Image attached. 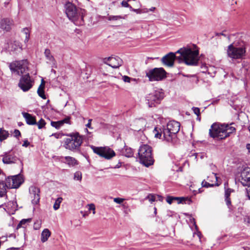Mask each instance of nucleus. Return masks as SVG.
Instances as JSON below:
<instances>
[{
    "label": "nucleus",
    "mask_w": 250,
    "mask_h": 250,
    "mask_svg": "<svg viewBox=\"0 0 250 250\" xmlns=\"http://www.w3.org/2000/svg\"><path fill=\"white\" fill-rule=\"evenodd\" d=\"M230 192H231V190H230V189H227L225 191V198H229V195H230Z\"/></svg>",
    "instance_id": "obj_50"
},
{
    "label": "nucleus",
    "mask_w": 250,
    "mask_h": 250,
    "mask_svg": "<svg viewBox=\"0 0 250 250\" xmlns=\"http://www.w3.org/2000/svg\"><path fill=\"white\" fill-rule=\"evenodd\" d=\"M10 1V0H0V1L3 3L5 4V5L8 4Z\"/></svg>",
    "instance_id": "obj_54"
},
{
    "label": "nucleus",
    "mask_w": 250,
    "mask_h": 250,
    "mask_svg": "<svg viewBox=\"0 0 250 250\" xmlns=\"http://www.w3.org/2000/svg\"><path fill=\"white\" fill-rule=\"evenodd\" d=\"M175 59L177 60V56H176L175 54L170 52L161 59V62L165 66L172 67Z\"/></svg>",
    "instance_id": "obj_16"
},
{
    "label": "nucleus",
    "mask_w": 250,
    "mask_h": 250,
    "mask_svg": "<svg viewBox=\"0 0 250 250\" xmlns=\"http://www.w3.org/2000/svg\"><path fill=\"white\" fill-rule=\"evenodd\" d=\"M91 147L94 153L106 159H110L115 155V152L107 147H103L92 146Z\"/></svg>",
    "instance_id": "obj_11"
},
{
    "label": "nucleus",
    "mask_w": 250,
    "mask_h": 250,
    "mask_svg": "<svg viewBox=\"0 0 250 250\" xmlns=\"http://www.w3.org/2000/svg\"><path fill=\"white\" fill-rule=\"evenodd\" d=\"M2 156V162L4 164H9L16 163L17 161H20L19 158L11 151L4 153Z\"/></svg>",
    "instance_id": "obj_18"
},
{
    "label": "nucleus",
    "mask_w": 250,
    "mask_h": 250,
    "mask_svg": "<svg viewBox=\"0 0 250 250\" xmlns=\"http://www.w3.org/2000/svg\"><path fill=\"white\" fill-rule=\"evenodd\" d=\"M209 136L217 140H222L226 138L225 134L224 125L218 123L213 124L209 130Z\"/></svg>",
    "instance_id": "obj_9"
},
{
    "label": "nucleus",
    "mask_w": 250,
    "mask_h": 250,
    "mask_svg": "<svg viewBox=\"0 0 250 250\" xmlns=\"http://www.w3.org/2000/svg\"><path fill=\"white\" fill-rule=\"evenodd\" d=\"M66 136L64 139L63 146L72 151L79 150L83 142L82 136L78 132L67 134Z\"/></svg>",
    "instance_id": "obj_4"
},
{
    "label": "nucleus",
    "mask_w": 250,
    "mask_h": 250,
    "mask_svg": "<svg viewBox=\"0 0 250 250\" xmlns=\"http://www.w3.org/2000/svg\"><path fill=\"white\" fill-rule=\"evenodd\" d=\"M51 232L48 229H44L41 233V240L42 242L44 243L47 241L49 237L51 236Z\"/></svg>",
    "instance_id": "obj_25"
},
{
    "label": "nucleus",
    "mask_w": 250,
    "mask_h": 250,
    "mask_svg": "<svg viewBox=\"0 0 250 250\" xmlns=\"http://www.w3.org/2000/svg\"><path fill=\"white\" fill-rule=\"evenodd\" d=\"M30 221L31 219H22L18 225L17 229H18L20 228H25L26 227L27 223L30 222Z\"/></svg>",
    "instance_id": "obj_33"
},
{
    "label": "nucleus",
    "mask_w": 250,
    "mask_h": 250,
    "mask_svg": "<svg viewBox=\"0 0 250 250\" xmlns=\"http://www.w3.org/2000/svg\"><path fill=\"white\" fill-rule=\"evenodd\" d=\"M104 62L114 68H119L123 62L122 60L118 57H110L108 58H104Z\"/></svg>",
    "instance_id": "obj_15"
},
{
    "label": "nucleus",
    "mask_w": 250,
    "mask_h": 250,
    "mask_svg": "<svg viewBox=\"0 0 250 250\" xmlns=\"http://www.w3.org/2000/svg\"><path fill=\"white\" fill-rule=\"evenodd\" d=\"M167 72L162 67L154 68L146 72V76L150 82L160 81L166 77Z\"/></svg>",
    "instance_id": "obj_7"
},
{
    "label": "nucleus",
    "mask_w": 250,
    "mask_h": 250,
    "mask_svg": "<svg viewBox=\"0 0 250 250\" xmlns=\"http://www.w3.org/2000/svg\"><path fill=\"white\" fill-rule=\"evenodd\" d=\"M148 200L151 203L157 200L156 195L153 194H149L145 198Z\"/></svg>",
    "instance_id": "obj_35"
},
{
    "label": "nucleus",
    "mask_w": 250,
    "mask_h": 250,
    "mask_svg": "<svg viewBox=\"0 0 250 250\" xmlns=\"http://www.w3.org/2000/svg\"><path fill=\"white\" fill-rule=\"evenodd\" d=\"M22 32L24 36V42L25 43H26L28 42V40L30 38V31L28 28H24L22 29Z\"/></svg>",
    "instance_id": "obj_32"
},
{
    "label": "nucleus",
    "mask_w": 250,
    "mask_h": 250,
    "mask_svg": "<svg viewBox=\"0 0 250 250\" xmlns=\"http://www.w3.org/2000/svg\"><path fill=\"white\" fill-rule=\"evenodd\" d=\"M155 9V7H152V8L150 9V11H153L154 9Z\"/></svg>",
    "instance_id": "obj_61"
},
{
    "label": "nucleus",
    "mask_w": 250,
    "mask_h": 250,
    "mask_svg": "<svg viewBox=\"0 0 250 250\" xmlns=\"http://www.w3.org/2000/svg\"><path fill=\"white\" fill-rule=\"evenodd\" d=\"M92 121V119L88 120V123L86 125V127L90 128H91V123Z\"/></svg>",
    "instance_id": "obj_55"
},
{
    "label": "nucleus",
    "mask_w": 250,
    "mask_h": 250,
    "mask_svg": "<svg viewBox=\"0 0 250 250\" xmlns=\"http://www.w3.org/2000/svg\"><path fill=\"white\" fill-rule=\"evenodd\" d=\"M192 220H193L194 224L195 225V222L194 218H192Z\"/></svg>",
    "instance_id": "obj_62"
},
{
    "label": "nucleus",
    "mask_w": 250,
    "mask_h": 250,
    "mask_svg": "<svg viewBox=\"0 0 250 250\" xmlns=\"http://www.w3.org/2000/svg\"><path fill=\"white\" fill-rule=\"evenodd\" d=\"M21 165H22V163L21 161Z\"/></svg>",
    "instance_id": "obj_64"
},
{
    "label": "nucleus",
    "mask_w": 250,
    "mask_h": 250,
    "mask_svg": "<svg viewBox=\"0 0 250 250\" xmlns=\"http://www.w3.org/2000/svg\"><path fill=\"white\" fill-rule=\"evenodd\" d=\"M122 80L125 83H130L131 80H133L127 76H124L122 77Z\"/></svg>",
    "instance_id": "obj_45"
},
{
    "label": "nucleus",
    "mask_w": 250,
    "mask_h": 250,
    "mask_svg": "<svg viewBox=\"0 0 250 250\" xmlns=\"http://www.w3.org/2000/svg\"><path fill=\"white\" fill-rule=\"evenodd\" d=\"M212 179H215V183H217L218 181V177L216 176V174L214 173H212L208 177V180L209 182H213V181Z\"/></svg>",
    "instance_id": "obj_38"
},
{
    "label": "nucleus",
    "mask_w": 250,
    "mask_h": 250,
    "mask_svg": "<svg viewBox=\"0 0 250 250\" xmlns=\"http://www.w3.org/2000/svg\"><path fill=\"white\" fill-rule=\"evenodd\" d=\"M235 131V128L234 127L230 126L229 125H224V131L225 134L226 135V138Z\"/></svg>",
    "instance_id": "obj_29"
},
{
    "label": "nucleus",
    "mask_w": 250,
    "mask_h": 250,
    "mask_svg": "<svg viewBox=\"0 0 250 250\" xmlns=\"http://www.w3.org/2000/svg\"><path fill=\"white\" fill-rule=\"evenodd\" d=\"M9 67L12 72L20 75L24 73L27 69V61L23 60L11 63Z\"/></svg>",
    "instance_id": "obj_10"
},
{
    "label": "nucleus",
    "mask_w": 250,
    "mask_h": 250,
    "mask_svg": "<svg viewBox=\"0 0 250 250\" xmlns=\"http://www.w3.org/2000/svg\"><path fill=\"white\" fill-rule=\"evenodd\" d=\"M51 125L52 126L55 127L57 129H59L62 126V121H59L58 122H51Z\"/></svg>",
    "instance_id": "obj_36"
},
{
    "label": "nucleus",
    "mask_w": 250,
    "mask_h": 250,
    "mask_svg": "<svg viewBox=\"0 0 250 250\" xmlns=\"http://www.w3.org/2000/svg\"><path fill=\"white\" fill-rule=\"evenodd\" d=\"M93 214H95V210L94 211H93Z\"/></svg>",
    "instance_id": "obj_63"
},
{
    "label": "nucleus",
    "mask_w": 250,
    "mask_h": 250,
    "mask_svg": "<svg viewBox=\"0 0 250 250\" xmlns=\"http://www.w3.org/2000/svg\"><path fill=\"white\" fill-rule=\"evenodd\" d=\"M19 249H20V248L12 247V248H10L7 249V250H18Z\"/></svg>",
    "instance_id": "obj_57"
},
{
    "label": "nucleus",
    "mask_w": 250,
    "mask_h": 250,
    "mask_svg": "<svg viewBox=\"0 0 250 250\" xmlns=\"http://www.w3.org/2000/svg\"><path fill=\"white\" fill-rule=\"evenodd\" d=\"M154 213L155 214L157 213V209L156 208H154Z\"/></svg>",
    "instance_id": "obj_60"
},
{
    "label": "nucleus",
    "mask_w": 250,
    "mask_h": 250,
    "mask_svg": "<svg viewBox=\"0 0 250 250\" xmlns=\"http://www.w3.org/2000/svg\"><path fill=\"white\" fill-rule=\"evenodd\" d=\"M227 53L228 57L232 60L242 59L246 54V48L243 46H238L232 43L228 46Z\"/></svg>",
    "instance_id": "obj_6"
},
{
    "label": "nucleus",
    "mask_w": 250,
    "mask_h": 250,
    "mask_svg": "<svg viewBox=\"0 0 250 250\" xmlns=\"http://www.w3.org/2000/svg\"><path fill=\"white\" fill-rule=\"evenodd\" d=\"M180 124L175 121H169L167 126L163 128L155 127L153 133L156 138H163L167 142H172L176 138L177 133L179 131Z\"/></svg>",
    "instance_id": "obj_1"
},
{
    "label": "nucleus",
    "mask_w": 250,
    "mask_h": 250,
    "mask_svg": "<svg viewBox=\"0 0 250 250\" xmlns=\"http://www.w3.org/2000/svg\"><path fill=\"white\" fill-rule=\"evenodd\" d=\"M121 5L123 7H128L130 9L132 8V7L128 3V1L127 0L126 1L123 0L121 2Z\"/></svg>",
    "instance_id": "obj_44"
},
{
    "label": "nucleus",
    "mask_w": 250,
    "mask_h": 250,
    "mask_svg": "<svg viewBox=\"0 0 250 250\" xmlns=\"http://www.w3.org/2000/svg\"><path fill=\"white\" fill-rule=\"evenodd\" d=\"M8 48L10 51L16 53L22 50L21 43L17 41L11 42L9 45Z\"/></svg>",
    "instance_id": "obj_22"
},
{
    "label": "nucleus",
    "mask_w": 250,
    "mask_h": 250,
    "mask_svg": "<svg viewBox=\"0 0 250 250\" xmlns=\"http://www.w3.org/2000/svg\"><path fill=\"white\" fill-rule=\"evenodd\" d=\"M62 197H59L56 199L53 206V208L55 210L59 208L60 204L62 203Z\"/></svg>",
    "instance_id": "obj_34"
},
{
    "label": "nucleus",
    "mask_w": 250,
    "mask_h": 250,
    "mask_svg": "<svg viewBox=\"0 0 250 250\" xmlns=\"http://www.w3.org/2000/svg\"><path fill=\"white\" fill-rule=\"evenodd\" d=\"M157 198L158 199V200H159V201H160L161 202L163 200V197L162 196H160V195H156V199Z\"/></svg>",
    "instance_id": "obj_56"
},
{
    "label": "nucleus",
    "mask_w": 250,
    "mask_h": 250,
    "mask_svg": "<svg viewBox=\"0 0 250 250\" xmlns=\"http://www.w3.org/2000/svg\"><path fill=\"white\" fill-rule=\"evenodd\" d=\"M221 35L222 36H226V35L224 34V33H219V34H217V35Z\"/></svg>",
    "instance_id": "obj_59"
},
{
    "label": "nucleus",
    "mask_w": 250,
    "mask_h": 250,
    "mask_svg": "<svg viewBox=\"0 0 250 250\" xmlns=\"http://www.w3.org/2000/svg\"><path fill=\"white\" fill-rule=\"evenodd\" d=\"M64 8L67 17L70 21L77 25L83 23V18L86 14V11L84 9L77 7L69 1L66 2Z\"/></svg>",
    "instance_id": "obj_3"
},
{
    "label": "nucleus",
    "mask_w": 250,
    "mask_h": 250,
    "mask_svg": "<svg viewBox=\"0 0 250 250\" xmlns=\"http://www.w3.org/2000/svg\"><path fill=\"white\" fill-rule=\"evenodd\" d=\"M45 122L42 119H41L38 122H37L36 125H38L39 129H42L45 125Z\"/></svg>",
    "instance_id": "obj_39"
},
{
    "label": "nucleus",
    "mask_w": 250,
    "mask_h": 250,
    "mask_svg": "<svg viewBox=\"0 0 250 250\" xmlns=\"http://www.w3.org/2000/svg\"><path fill=\"white\" fill-rule=\"evenodd\" d=\"M192 109L194 113L198 116L197 119H199V120H200V119L198 118V117L199 116V115L200 114V109L198 107H192Z\"/></svg>",
    "instance_id": "obj_43"
},
{
    "label": "nucleus",
    "mask_w": 250,
    "mask_h": 250,
    "mask_svg": "<svg viewBox=\"0 0 250 250\" xmlns=\"http://www.w3.org/2000/svg\"><path fill=\"white\" fill-rule=\"evenodd\" d=\"M247 195L248 198L250 200V186L248 187V188H246Z\"/></svg>",
    "instance_id": "obj_52"
},
{
    "label": "nucleus",
    "mask_w": 250,
    "mask_h": 250,
    "mask_svg": "<svg viewBox=\"0 0 250 250\" xmlns=\"http://www.w3.org/2000/svg\"><path fill=\"white\" fill-rule=\"evenodd\" d=\"M202 185L203 187L208 188L210 187H213L214 186H218L219 184L218 183H209L204 180L202 183Z\"/></svg>",
    "instance_id": "obj_37"
},
{
    "label": "nucleus",
    "mask_w": 250,
    "mask_h": 250,
    "mask_svg": "<svg viewBox=\"0 0 250 250\" xmlns=\"http://www.w3.org/2000/svg\"><path fill=\"white\" fill-rule=\"evenodd\" d=\"M88 206L89 207L88 209L89 210L94 211L95 210V207L93 204H88Z\"/></svg>",
    "instance_id": "obj_51"
},
{
    "label": "nucleus",
    "mask_w": 250,
    "mask_h": 250,
    "mask_svg": "<svg viewBox=\"0 0 250 250\" xmlns=\"http://www.w3.org/2000/svg\"><path fill=\"white\" fill-rule=\"evenodd\" d=\"M246 148L248 150L249 152L250 153V144H248L247 145Z\"/></svg>",
    "instance_id": "obj_58"
},
{
    "label": "nucleus",
    "mask_w": 250,
    "mask_h": 250,
    "mask_svg": "<svg viewBox=\"0 0 250 250\" xmlns=\"http://www.w3.org/2000/svg\"><path fill=\"white\" fill-rule=\"evenodd\" d=\"M46 59L48 60L47 62L55 64V60L54 57L52 55L51 51L49 49H46L44 52Z\"/></svg>",
    "instance_id": "obj_28"
},
{
    "label": "nucleus",
    "mask_w": 250,
    "mask_h": 250,
    "mask_svg": "<svg viewBox=\"0 0 250 250\" xmlns=\"http://www.w3.org/2000/svg\"><path fill=\"white\" fill-rule=\"evenodd\" d=\"M134 123L137 126L135 130H141L146 125V121L144 119H139L135 121Z\"/></svg>",
    "instance_id": "obj_24"
},
{
    "label": "nucleus",
    "mask_w": 250,
    "mask_h": 250,
    "mask_svg": "<svg viewBox=\"0 0 250 250\" xmlns=\"http://www.w3.org/2000/svg\"><path fill=\"white\" fill-rule=\"evenodd\" d=\"M8 208H11L13 210H16L17 208V204L13 201H10L8 203L7 206Z\"/></svg>",
    "instance_id": "obj_40"
},
{
    "label": "nucleus",
    "mask_w": 250,
    "mask_h": 250,
    "mask_svg": "<svg viewBox=\"0 0 250 250\" xmlns=\"http://www.w3.org/2000/svg\"><path fill=\"white\" fill-rule=\"evenodd\" d=\"M176 54H179L177 56V60L180 63L184 62L188 65L195 66L198 63L199 51L195 49L192 50L189 47H183L179 49Z\"/></svg>",
    "instance_id": "obj_2"
},
{
    "label": "nucleus",
    "mask_w": 250,
    "mask_h": 250,
    "mask_svg": "<svg viewBox=\"0 0 250 250\" xmlns=\"http://www.w3.org/2000/svg\"><path fill=\"white\" fill-rule=\"evenodd\" d=\"M44 86H45V83H44V81H43V80L42 79V83L38 89L37 92H38L39 96L43 99H45L46 98V96L44 94Z\"/></svg>",
    "instance_id": "obj_27"
},
{
    "label": "nucleus",
    "mask_w": 250,
    "mask_h": 250,
    "mask_svg": "<svg viewBox=\"0 0 250 250\" xmlns=\"http://www.w3.org/2000/svg\"><path fill=\"white\" fill-rule=\"evenodd\" d=\"M13 25V21L9 18H4L0 21V27L6 31H9Z\"/></svg>",
    "instance_id": "obj_19"
},
{
    "label": "nucleus",
    "mask_w": 250,
    "mask_h": 250,
    "mask_svg": "<svg viewBox=\"0 0 250 250\" xmlns=\"http://www.w3.org/2000/svg\"><path fill=\"white\" fill-rule=\"evenodd\" d=\"M70 118L69 117H67L64 118V119L61 120L62 122V125H63L64 124H65V123L70 124Z\"/></svg>",
    "instance_id": "obj_48"
},
{
    "label": "nucleus",
    "mask_w": 250,
    "mask_h": 250,
    "mask_svg": "<svg viewBox=\"0 0 250 250\" xmlns=\"http://www.w3.org/2000/svg\"><path fill=\"white\" fill-rule=\"evenodd\" d=\"M61 161L69 166H74L78 164L77 161L74 158L70 156L62 157Z\"/></svg>",
    "instance_id": "obj_23"
},
{
    "label": "nucleus",
    "mask_w": 250,
    "mask_h": 250,
    "mask_svg": "<svg viewBox=\"0 0 250 250\" xmlns=\"http://www.w3.org/2000/svg\"><path fill=\"white\" fill-rule=\"evenodd\" d=\"M5 180L9 188H18L22 183V179L19 175L5 178Z\"/></svg>",
    "instance_id": "obj_12"
},
{
    "label": "nucleus",
    "mask_w": 250,
    "mask_h": 250,
    "mask_svg": "<svg viewBox=\"0 0 250 250\" xmlns=\"http://www.w3.org/2000/svg\"><path fill=\"white\" fill-rule=\"evenodd\" d=\"M9 133L7 131L2 129L0 128V141L1 142L8 137Z\"/></svg>",
    "instance_id": "obj_31"
},
{
    "label": "nucleus",
    "mask_w": 250,
    "mask_h": 250,
    "mask_svg": "<svg viewBox=\"0 0 250 250\" xmlns=\"http://www.w3.org/2000/svg\"><path fill=\"white\" fill-rule=\"evenodd\" d=\"M225 201H226V204H227L228 207L229 208V209H231L230 199L229 198H228V197L225 198Z\"/></svg>",
    "instance_id": "obj_47"
},
{
    "label": "nucleus",
    "mask_w": 250,
    "mask_h": 250,
    "mask_svg": "<svg viewBox=\"0 0 250 250\" xmlns=\"http://www.w3.org/2000/svg\"><path fill=\"white\" fill-rule=\"evenodd\" d=\"M123 18L121 16H109L108 17L109 21H117L123 19Z\"/></svg>",
    "instance_id": "obj_41"
},
{
    "label": "nucleus",
    "mask_w": 250,
    "mask_h": 250,
    "mask_svg": "<svg viewBox=\"0 0 250 250\" xmlns=\"http://www.w3.org/2000/svg\"><path fill=\"white\" fill-rule=\"evenodd\" d=\"M29 191L32 203L33 205L38 204L40 199V190L39 188L32 186L29 188Z\"/></svg>",
    "instance_id": "obj_14"
},
{
    "label": "nucleus",
    "mask_w": 250,
    "mask_h": 250,
    "mask_svg": "<svg viewBox=\"0 0 250 250\" xmlns=\"http://www.w3.org/2000/svg\"><path fill=\"white\" fill-rule=\"evenodd\" d=\"M240 180L244 186H250V167H246L243 170Z\"/></svg>",
    "instance_id": "obj_17"
},
{
    "label": "nucleus",
    "mask_w": 250,
    "mask_h": 250,
    "mask_svg": "<svg viewBox=\"0 0 250 250\" xmlns=\"http://www.w3.org/2000/svg\"><path fill=\"white\" fill-rule=\"evenodd\" d=\"M21 132L18 129H15L14 131V135L15 137L18 138L21 136Z\"/></svg>",
    "instance_id": "obj_49"
},
{
    "label": "nucleus",
    "mask_w": 250,
    "mask_h": 250,
    "mask_svg": "<svg viewBox=\"0 0 250 250\" xmlns=\"http://www.w3.org/2000/svg\"><path fill=\"white\" fill-rule=\"evenodd\" d=\"M22 115L25 118L26 123L29 125H36L37 122L35 117L28 113H22Z\"/></svg>",
    "instance_id": "obj_21"
},
{
    "label": "nucleus",
    "mask_w": 250,
    "mask_h": 250,
    "mask_svg": "<svg viewBox=\"0 0 250 250\" xmlns=\"http://www.w3.org/2000/svg\"><path fill=\"white\" fill-rule=\"evenodd\" d=\"M9 188L7 183L4 179V180H0V197H3L5 196H7V189Z\"/></svg>",
    "instance_id": "obj_20"
},
{
    "label": "nucleus",
    "mask_w": 250,
    "mask_h": 250,
    "mask_svg": "<svg viewBox=\"0 0 250 250\" xmlns=\"http://www.w3.org/2000/svg\"><path fill=\"white\" fill-rule=\"evenodd\" d=\"M138 155L140 162L148 167L153 164L154 159L152 155V148L147 145H144L140 147Z\"/></svg>",
    "instance_id": "obj_5"
},
{
    "label": "nucleus",
    "mask_w": 250,
    "mask_h": 250,
    "mask_svg": "<svg viewBox=\"0 0 250 250\" xmlns=\"http://www.w3.org/2000/svg\"><path fill=\"white\" fill-rule=\"evenodd\" d=\"M19 87L23 91H28L32 86L29 74L22 76L19 83Z\"/></svg>",
    "instance_id": "obj_13"
},
{
    "label": "nucleus",
    "mask_w": 250,
    "mask_h": 250,
    "mask_svg": "<svg viewBox=\"0 0 250 250\" xmlns=\"http://www.w3.org/2000/svg\"><path fill=\"white\" fill-rule=\"evenodd\" d=\"M82 173L79 171H77L75 173L74 176V179L76 180L81 181L82 180Z\"/></svg>",
    "instance_id": "obj_42"
},
{
    "label": "nucleus",
    "mask_w": 250,
    "mask_h": 250,
    "mask_svg": "<svg viewBox=\"0 0 250 250\" xmlns=\"http://www.w3.org/2000/svg\"><path fill=\"white\" fill-rule=\"evenodd\" d=\"M30 145V143L27 140H24L22 144V146L24 147H27Z\"/></svg>",
    "instance_id": "obj_53"
},
{
    "label": "nucleus",
    "mask_w": 250,
    "mask_h": 250,
    "mask_svg": "<svg viewBox=\"0 0 250 250\" xmlns=\"http://www.w3.org/2000/svg\"><path fill=\"white\" fill-rule=\"evenodd\" d=\"M122 154L125 157H131L133 155V151L131 148L125 146L122 150Z\"/></svg>",
    "instance_id": "obj_30"
},
{
    "label": "nucleus",
    "mask_w": 250,
    "mask_h": 250,
    "mask_svg": "<svg viewBox=\"0 0 250 250\" xmlns=\"http://www.w3.org/2000/svg\"><path fill=\"white\" fill-rule=\"evenodd\" d=\"M185 200L183 197H175L168 196L167 197L166 201L169 204H171L174 201H177L178 203H183Z\"/></svg>",
    "instance_id": "obj_26"
},
{
    "label": "nucleus",
    "mask_w": 250,
    "mask_h": 250,
    "mask_svg": "<svg viewBox=\"0 0 250 250\" xmlns=\"http://www.w3.org/2000/svg\"><path fill=\"white\" fill-rule=\"evenodd\" d=\"M113 200L115 203L120 204L124 202L125 199L124 198H114Z\"/></svg>",
    "instance_id": "obj_46"
},
{
    "label": "nucleus",
    "mask_w": 250,
    "mask_h": 250,
    "mask_svg": "<svg viewBox=\"0 0 250 250\" xmlns=\"http://www.w3.org/2000/svg\"><path fill=\"white\" fill-rule=\"evenodd\" d=\"M164 97V93L162 89L155 90L146 96L147 104L149 107H155L160 104Z\"/></svg>",
    "instance_id": "obj_8"
}]
</instances>
